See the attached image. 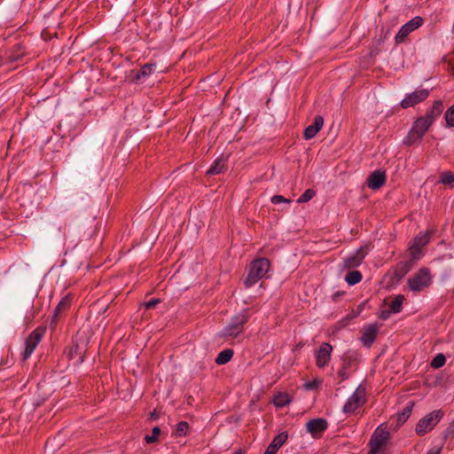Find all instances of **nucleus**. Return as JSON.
<instances>
[{
    "instance_id": "2f4dec72",
    "label": "nucleus",
    "mask_w": 454,
    "mask_h": 454,
    "mask_svg": "<svg viewBox=\"0 0 454 454\" xmlns=\"http://www.w3.org/2000/svg\"><path fill=\"white\" fill-rule=\"evenodd\" d=\"M445 362H446V358H445L444 355L438 354L431 361V366L434 369H438V368L443 366Z\"/></svg>"
},
{
    "instance_id": "f257e3e1",
    "label": "nucleus",
    "mask_w": 454,
    "mask_h": 454,
    "mask_svg": "<svg viewBox=\"0 0 454 454\" xmlns=\"http://www.w3.org/2000/svg\"><path fill=\"white\" fill-rule=\"evenodd\" d=\"M270 262L266 258H257L251 262L247 277L244 280L246 287H250L264 278L270 270Z\"/></svg>"
},
{
    "instance_id": "c85d7f7f",
    "label": "nucleus",
    "mask_w": 454,
    "mask_h": 454,
    "mask_svg": "<svg viewBox=\"0 0 454 454\" xmlns=\"http://www.w3.org/2000/svg\"><path fill=\"white\" fill-rule=\"evenodd\" d=\"M412 406H413V403H410L409 404H407V406L403 410V411L401 413L398 414V424H403L404 423L407 419L411 416V411H412Z\"/></svg>"
},
{
    "instance_id": "bb28decb",
    "label": "nucleus",
    "mask_w": 454,
    "mask_h": 454,
    "mask_svg": "<svg viewBox=\"0 0 454 454\" xmlns=\"http://www.w3.org/2000/svg\"><path fill=\"white\" fill-rule=\"evenodd\" d=\"M273 403L277 407H284L291 403V398L286 393H279L274 397Z\"/></svg>"
},
{
    "instance_id": "b1692460",
    "label": "nucleus",
    "mask_w": 454,
    "mask_h": 454,
    "mask_svg": "<svg viewBox=\"0 0 454 454\" xmlns=\"http://www.w3.org/2000/svg\"><path fill=\"white\" fill-rule=\"evenodd\" d=\"M233 356V350L230 348L223 349L221 351L215 358V363L217 364H227Z\"/></svg>"
},
{
    "instance_id": "a878e982",
    "label": "nucleus",
    "mask_w": 454,
    "mask_h": 454,
    "mask_svg": "<svg viewBox=\"0 0 454 454\" xmlns=\"http://www.w3.org/2000/svg\"><path fill=\"white\" fill-rule=\"evenodd\" d=\"M362 273L358 270L348 271L345 277V280L349 286L356 285L362 280Z\"/></svg>"
},
{
    "instance_id": "412c9836",
    "label": "nucleus",
    "mask_w": 454,
    "mask_h": 454,
    "mask_svg": "<svg viewBox=\"0 0 454 454\" xmlns=\"http://www.w3.org/2000/svg\"><path fill=\"white\" fill-rule=\"evenodd\" d=\"M357 359V353L352 350H348L342 356V366L350 369L356 365Z\"/></svg>"
},
{
    "instance_id": "f3484780",
    "label": "nucleus",
    "mask_w": 454,
    "mask_h": 454,
    "mask_svg": "<svg viewBox=\"0 0 454 454\" xmlns=\"http://www.w3.org/2000/svg\"><path fill=\"white\" fill-rule=\"evenodd\" d=\"M323 125L324 118L321 115H317L314 118L313 122L305 129L303 134L304 138L306 140L313 138L322 129Z\"/></svg>"
},
{
    "instance_id": "4c0bfd02",
    "label": "nucleus",
    "mask_w": 454,
    "mask_h": 454,
    "mask_svg": "<svg viewBox=\"0 0 454 454\" xmlns=\"http://www.w3.org/2000/svg\"><path fill=\"white\" fill-rule=\"evenodd\" d=\"M160 302V300L159 298H153L149 301L145 302L144 306L146 309H153Z\"/></svg>"
},
{
    "instance_id": "1a4fd4ad",
    "label": "nucleus",
    "mask_w": 454,
    "mask_h": 454,
    "mask_svg": "<svg viewBox=\"0 0 454 454\" xmlns=\"http://www.w3.org/2000/svg\"><path fill=\"white\" fill-rule=\"evenodd\" d=\"M430 94V90L427 89L417 90L411 93H409L402 100L401 106L403 108H409L414 106L423 101H425Z\"/></svg>"
},
{
    "instance_id": "49530a36",
    "label": "nucleus",
    "mask_w": 454,
    "mask_h": 454,
    "mask_svg": "<svg viewBox=\"0 0 454 454\" xmlns=\"http://www.w3.org/2000/svg\"><path fill=\"white\" fill-rule=\"evenodd\" d=\"M233 454H240V452L235 451L233 452Z\"/></svg>"
},
{
    "instance_id": "9b49d317",
    "label": "nucleus",
    "mask_w": 454,
    "mask_h": 454,
    "mask_svg": "<svg viewBox=\"0 0 454 454\" xmlns=\"http://www.w3.org/2000/svg\"><path fill=\"white\" fill-rule=\"evenodd\" d=\"M364 403V391L363 389L357 388L348 399L343 407V411L345 413H352L356 411L359 407H361Z\"/></svg>"
},
{
    "instance_id": "cd10ccee",
    "label": "nucleus",
    "mask_w": 454,
    "mask_h": 454,
    "mask_svg": "<svg viewBox=\"0 0 454 454\" xmlns=\"http://www.w3.org/2000/svg\"><path fill=\"white\" fill-rule=\"evenodd\" d=\"M404 301V296L399 294L395 296V300L390 304V309L393 313H398L402 310L403 302Z\"/></svg>"
},
{
    "instance_id": "c756f323",
    "label": "nucleus",
    "mask_w": 454,
    "mask_h": 454,
    "mask_svg": "<svg viewBox=\"0 0 454 454\" xmlns=\"http://www.w3.org/2000/svg\"><path fill=\"white\" fill-rule=\"evenodd\" d=\"M189 431V425L186 421H180L177 425H176V432H175V436L176 437H182V436H185L187 434Z\"/></svg>"
},
{
    "instance_id": "7c9ffc66",
    "label": "nucleus",
    "mask_w": 454,
    "mask_h": 454,
    "mask_svg": "<svg viewBox=\"0 0 454 454\" xmlns=\"http://www.w3.org/2000/svg\"><path fill=\"white\" fill-rule=\"evenodd\" d=\"M160 432H161V430H160V428L159 427H154L153 428L152 434H146L145 436V441L147 443L156 442L158 441V437H159Z\"/></svg>"
},
{
    "instance_id": "58836bf2",
    "label": "nucleus",
    "mask_w": 454,
    "mask_h": 454,
    "mask_svg": "<svg viewBox=\"0 0 454 454\" xmlns=\"http://www.w3.org/2000/svg\"><path fill=\"white\" fill-rule=\"evenodd\" d=\"M348 368H345L341 365V368L339 370L338 372V374L340 377H341L342 380H346L348 378Z\"/></svg>"
},
{
    "instance_id": "ea45409f",
    "label": "nucleus",
    "mask_w": 454,
    "mask_h": 454,
    "mask_svg": "<svg viewBox=\"0 0 454 454\" xmlns=\"http://www.w3.org/2000/svg\"><path fill=\"white\" fill-rule=\"evenodd\" d=\"M317 386V383L316 381L308 382L305 384V387L307 389H312L315 388Z\"/></svg>"
},
{
    "instance_id": "20e7f679",
    "label": "nucleus",
    "mask_w": 454,
    "mask_h": 454,
    "mask_svg": "<svg viewBox=\"0 0 454 454\" xmlns=\"http://www.w3.org/2000/svg\"><path fill=\"white\" fill-rule=\"evenodd\" d=\"M248 315L246 311L235 315L230 324L220 333L223 338H235L243 332L244 325L248 321Z\"/></svg>"
},
{
    "instance_id": "4468645a",
    "label": "nucleus",
    "mask_w": 454,
    "mask_h": 454,
    "mask_svg": "<svg viewBox=\"0 0 454 454\" xmlns=\"http://www.w3.org/2000/svg\"><path fill=\"white\" fill-rule=\"evenodd\" d=\"M378 331L379 329L376 325H368L363 328L360 340L364 346L370 348L372 345L377 337Z\"/></svg>"
},
{
    "instance_id": "c9c22d12",
    "label": "nucleus",
    "mask_w": 454,
    "mask_h": 454,
    "mask_svg": "<svg viewBox=\"0 0 454 454\" xmlns=\"http://www.w3.org/2000/svg\"><path fill=\"white\" fill-rule=\"evenodd\" d=\"M51 235L54 239H59V240L63 241L66 236L65 228L59 226L53 229L51 231Z\"/></svg>"
},
{
    "instance_id": "c03bdc74",
    "label": "nucleus",
    "mask_w": 454,
    "mask_h": 454,
    "mask_svg": "<svg viewBox=\"0 0 454 454\" xmlns=\"http://www.w3.org/2000/svg\"><path fill=\"white\" fill-rule=\"evenodd\" d=\"M9 59L12 61H17L20 59L19 55L10 54Z\"/></svg>"
},
{
    "instance_id": "a19ab883",
    "label": "nucleus",
    "mask_w": 454,
    "mask_h": 454,
    "mask_svg": "<svg viewBox=\"0 0 454 454\" xmlns=\"http://www.w3.org/2000/svg\"><path fill=\"white\" fill-rule=\"evenodd\" d=\"M388 316H389V311L383 310V311H381L380 317L381 319H387L388 317Z\"/></svg>"
},
{
    "instance_id": "7ed1b4c3",
    "label": "nucleus",
    "mask_w": 454,
    "mask_h": 454,
    "mask_svg": "<svg viewBox=\"0 0 454 454\" xmlns=\"http://www.w3.org/2000/svg\"><path fill=\"white\" fill-rule=\"evenodd\" d=\"M389 439L390 434L386 427L383 425L378 427L368 443L370 450L367 454H384Z\"/></svg>"
},
{
    "instance_id": "aec40b11",
    "label": "nucleus",
    "mask_w": 454,
    "mask_h": 454,
    "mask_svg": "<svg viewBox=\"0 0 454 454\" xmlns=\"http://www.w3.org/2000/svg\"><path fill=\"white\" fill-rule=\"evenodd\" d=\"M69 359L74 360V364H78L83 361V352L77 343L73 344L67 354Z\"/></svg>"
},
{
    "instance_id": "72a5a7b5",
    "label": "nucleus",
    "mask_w": 454,
    "mask_h": 454,
    "mask_svg": "<svg viewBox=\"0 0 454 454\" xmlns=\"http://www.w3.org/2000/svg\"><path fill=\"white\" fill-rule=\"evenodd\" d=\"M448 127H454V105H452L444 114Z\"/></svg>"
},
{
    "instance_id": "e433bc0d",
    "label": "nucleus",
    "mask_w": 454,
    "mask_h": 454,
    "mask_svg": "<svg viewBox=\"0 0 454 454\" xmlns=\"http://www.w3.org/2000/svg\"><path fill=\"white\" fill-rule=\"evenodd\" d=\"M271 202L275 205L285 202L291 203V200L284 198L282 195H274L271 198Z\"/></svg>"
},
{
    "instance_id": "6ab92c4d",
    "label": "nucleus",
    "mask_w": 454,
    "mask_h": 454,
    "mask_svg": "<svg viewBox=\"0 0 454 454\" xmlns=\"http://www.w3.org/2000/svg\"><path fill=\"white\" fill-rule=\"evenodd\" d=\"M443 111V103L442 100H436L434 102L432 108L427 112V114L424 116L427 121H430V123L433 124L434 120L441 115Z\"/></svg>"
},
{
    "instance_id": "f03ea898",
    "label": "nucleus",
    "mask_w": 454,
    "mask_h": 454,
    "mask_svg": "<svg viewBox=\"0 0 454 454\" xmlns=\"http://www.w3.org/2000/svg\"><path fill=\"white\" fill-rule=\"evenodd\" d=\"M433 283V275L428 268H420L408 279V287L413 293H419L428 288Z\"/></svg>"
},
{
    "instance_id": "dca6fc26",
    "label": "nucleus",
    "mask_w": 454,
    "mask_h": 454,
    "mask_svg": "<svg viewBox=\"0 0 454 454\" xmlns=\"http://www.w3.org/2000/svg\"><path fill=\"white\" fill-rule=\"evenodd\" d=\"M366 255V250L364 247H360L356 253L351 256L347 257L344 260L343 268L352 269L361 265Z\"/></svg>"
},
{
    "instance_id": "a211bd4d",
    "label": "nucleus",
    "mask_w": 454,
    "mask_h": 454,
    "mask_svg": "<svg viewBox=\"0 0 454 454\" xmlns=\"http://www.w3.org/2000/svg\"><path fill=\"white\" fill-rule=\"evenodd\" d=\"M287 440V433L282 432L276 435L270 444L268 446L264 454H276L278 449L286 442Z\"/></svg>"
},
{
    "instance_id": "39448f33",
    "label": "nucleus",
    "mask_w": 454,
    "mask_h": 454,
    "mask_svg": "<svg viewBox=\"0 0 454 454\" xmlns=\"http://www.w3.org/2000/svg\"><path fill=\"white\" fill-rule=\"evenodd\" d=\"M430 121L431 120L427 121L424 116L418 118L414 121L410 132L408 133L405 138V144H407L408 145H411L420 141L424 137L425 133L432 125L430 123Z\"/></svg>"
},
{
    "instance_id": "2eb2a0df",
    "label": "nucleus",
    "mask_w": 454,
    "mask_h": 454,
    "mask_svg": "<svg viewBox=\"0 0 454 454\" xmlns=\"http://www.w3.org/2000/svg\"><path fill=\"white\" fill-rule=\"evenodd\" d=\"M386 183V173L383 170L378 169L373 171L367 177V185L372 190H378Z\"/></svg>"
},
{
    "instance_id": "ddd939ff",
    "label": "nucleus",
    "mask_w": 454,
    "mask_h": 454,
    "mask_svg": "<svg viewBox=\"0 0 454 454\" xmlns=\"http://www.w3.org/2000/svg\"><path fill=\"white\" fill-rule=\"evenodd\" d=\"M332 350L333 347L329 343H322L316 355L317 365L319 368H323L327 364L331 357Z\"/></svg>"
},
{
    "instance_id": "f8f14e48",
    "label": "nucleus",
    "mask_w": 454,
    "mask_h": 454,
    "mask_svg": "<svg viewBox=\"0 0 454 454\" xmlns=\"http://www.w3.org/2000/svg\"><path fill=\"white\" fill-rule=\"evenodd\" d=\"M327 427L328 423L325 419H311L306 424L308 432L315 438L319 437L321 434L326 430Z\"/></svg>"
},
{
    "instance_id": "473e14b6",
    "label": "nucleus",
    "mask_w": 454,
    "mask_h": 454,
    "mask_svg": "<svg viewBox=\"0 0 454 454\" xmlns=\"http://www.w3.org/2000/svg\"><path fill=\"white\" fill-rule=\"evenodd\" d=\"M316 195V192L313 189H307L301 197L297 200L298 203H304L310 200Z\"/></svg>"
},
{
    "instance_id": "9d476101",
    "label": "nucleus",
    "mask_w": 454,
    "mask_h": 454,
    "mask_svg": "<svg viewBox=\"0 0 454 454\" xmlns=\"http://www.w3.org/2000/svg\"><path fill=\"white\" fill-rule=\"evenodd\" d=\"M423 24V19L419 16H416L411 19L410 21L405 23L399 30L397 35L395 37V43H402L405 38L415 29L421 27Z\"/></svg>"
},
{
    "instance_id": "0eeeda50",
    "label": "nucleus",
    "mask_w": 454,
    "mask_h": 454,
    "mask_svg": "<svg viewBox=\"0 0 454 454\" xmlns=\"http://www.w3.org/2000/svg\"><path fill=\"white\" fill-rule=\"evenodd\" d=\"M429 240L430 235L428 232L420 233L412 239L409 250L413 261H417L422 257V248L428 244Z\"/></svg>"
},
{
    "instance_id": "a18cd8bd",
    "label": "nucleus",
    "mask_w": 454,
    "mask_h": 454,
    "mask_svg": "<svg viewBox=\"0 0 454 454\" xmlns=\"http://www.w3.org/2000/svg\"><path fill=\"white\" fill-rule=\"evenodd\" d=\"M178 443H179L180 445H183V444H184V442H182V440L178 441Z\"/></svg>"
},
{
    "instance_id": "37998d69",
    "label": "nucleus",
    "mask_w": 454,
    "mask_h": 454,
    "mask_svg": "<svg viewBox=\"0 0 454 454\" xmlns=\"http://www.w3.org/2000/svg\"><path fill=\"white\" fill-rule=\"evenodd\" d=\"M441 453V449H433V450H430L429 451H427V454H440Z\"/></svg>"
},
{
    "instance_id": "79ce46f5",
    "label": "nucleus",
    "mask_w": 454,
    "mask_h": 454,
    "mask_svg": "<svg viewBox=\"0 0 454 454\" xmlns=\"http://www.w3.org/2000/svg\"><path fill=\"white\" fill-rule=\"evenodd\" d=\"M159 418V415L156 411H153L150 413V419H157Z\"/></svg>"
},
{
    "instance_id": "4be33fe9",
    "label": "nucleus",
    "mask_w": 454,
    "mask_h": 454,
    "mask_svg": "<svg viewBox=\"0 0 454 454\" xmlns=\"http://www.w3.org/2000/svg\"><path fill=\"white\" fill-rule=\"evenodd\" d=\"M226 168L224 160L220 158L216 159L213 165L207 169V175H218L224 171Z\"/></svg>"
},
{
    "instance_id": "5701e85b",
    "label": "nucleus",
    "mask_w": 454,
    "mask_h": 454,
    "mask_svg": "<svg viewBox=\"0 0 454 454\" xmlns=\"http://www.w3.org/2000/svg\"><path fill=\"white\" fill-rule=\"evenodd\" d=\"M153 67H155L154 64H145L140 68L139 71H137L136 75L133 77V80L139 81L145 77L149 76L152 74Z\"/></svg>"
},
{
    "instance_id": "6e6552de",
    "label": "nucleus",
    "mask_w": 454,
    "mask_h": 454,
    "mask_svg": "<svg viewBox=\"0 0 454 454\" xmlns=\"http://www.w3.org/2000/svg\"><path fill=\"white\" fill-rule=\"evenodd\" d=\"M45 333V328L37 327L35 328L27 338L26 340V347L23 352V360H27L31 354L34 352L38 343L42 340L43 335Z\"/></svg>"
},
{
    "instance_id": "423d86ee",
    "label": "nucleus",
    "mask_w": 454,
    "mask_h": 454,
    "mask_svg": "<svg viewBox=\"0 0 454 454\" xmlns=\"http://www.w3.org/2000/svg\"><path fill=\"white\" fill-rule=\"evenodd\" d=\"M442 415L443 413L441 410L434 411L426 415L419 420L415 429L416 434L422 436L433 430L442 418Z\"/></svg>"
},
{
    "instance_id": "f704fd0d",
    "label": "nucleus",
    "mask_w": 454,
    "mask_h": 454,
    "mask_svg": "<svg viewBox=\"0 0 454 454\" xmlns=\"http://www.w3.org/2000/svg\"><path fill=\"white\" fill-rule=\"evenodd\" d=\"M440 182L443 184H451L454 182V174L450 171L442 173Z\"/></svg>"
},
{
    "instance_id": "393cba45",
    "label": "nucleus",
    "mask_w": 454,
    "mask_h": 454,
    "mask_svg": "<svg viewBox=\"0 0 454 454\" xmlns=\"http://www.w3.org/2000/svg\"><path fill=\"white\" fill-rule=\"evenodd\" d=\"M69 305H70V301L67 297H64L61 299V301L59 302L58 306L56 307V309L54 310V315L52 317L51 325H52L53 324H56V320H57L59 313L60 311L66 309L67 308H68Z\"/></svg>"
}]
</instances>
